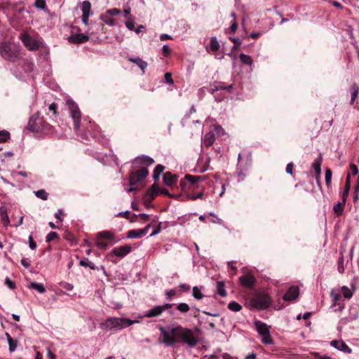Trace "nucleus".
<instances>
[{"instance_id": "1", "label": "nucleus", "mask_w": 359, "mask_h": 359, "mask_svg": "<svg viewBox=\"0 0 359 359\" xmlns=\"http://www.w3.org/2000/svg\"><path fill=\"white\" fill-rule=\"evenodd\" d=\"M138 323H140L139 320H130L123 318L111 317L102 322L100 324V327L107 331H118Z\"/></svg>"}, {"instance_id": "2", "label": "nucleus", "mask_w": 359, "mask_h": 359, "mask_svg": "<svg viewBox=\"0 0 359 359\" xmlns=\"http://www.w3.org/2000/svg\"><path fill=\"white\" fill-rule=\"evenodd\" d=\"M158 329L161 332L159 340L163 344L167 346H171L177 342L175 338L178 337V334L175 333L178 332V326L175 327H168V329H165L163 327L159 326Z\"/></svg>"}, {"instance_id": "3", "label": "nucleus", "mask_w": 359, "mask_h": 359, "mask_svg": "<svg viewBox=\"0 0 359 359\" xmlns=\"http://www.w3.org/2000/svg\"><path fill=\"white\" fill-rule=\"evenodd\" d=\"M271 298L265 292H257L250 300L249 305L254 309L264 310L269 307L271 304Z\"/></svg>"}, {"instance_id": "4", "label": "nucleus", "mask_w": 359, "mask_h": 359, "mask_svg": "<svg viewBox=\"0 0 359 359\" xmlns=\"http://www.w3.org/2000/svg\"><path fill=\"white\" fill-rule=\"evenodd\" d=\"M178 338L181 339L184 343L187 344L190 347H194L197 344V340L194 335L192 330L182 327L178 325Z\"/></svg>"}, {"instance_id": "5", "label": "nucleus", "mask_w": 359, "mask_h": 359, "mask_svg": "<svg viewBox=\"0 0 359 359\" xmlns=\"http://www.w3.org/2000/svg\"><path fill=\"white\" fill-rule=\"evenodd\" d=\"M255 325L257 332L262 337V342L265 344H272L273 340L267 325L261 321H255Z\"/></svg>"}, {"instance_id": "6", "label": "nucleus", "mask_w": 359, "mask_h": 359, "mask_svg": "<svg viewBox=\"0 0 359 359\" xmlns=\"http://www.w3.org/2000/svg\"><path fill=\"white\" fill-rule=\"evenodd\" d=\"M67 104L69 109L71 116L74 120V129L78 130L81 124V112L79 109L72 100H67Z\"/></svg>"}, {"instance_id": "7", "label": "nucleus", "mask_w": 359, "mask_h": 359, "mask_svg": "<svg viewBox=\"0 0 359 359\" xmlns=\"http://www.w3.org/2000/svg\"><path fill=\"white\" fill-rule=\"evenodd\" d=\"M149 175V172L145 167H142L137 171H133L130 173L129 176V184L130 186L133 187L136 185L137 183L142 182Z\"/></svg>"}, {"instance_id": "8", "label": "nucleus", "mask_w": 359, "mask_h": 359, "mask_svg": "<svg viewBox=\"0 0 359 359\" xmlns=\"http://www.w3.org/2000/svg\"><path fill=\"white\" fill-rule=\"evenodd\" d=\"M43 118L40 117L39 114L37 113L29 118L27 129L34 133H41V130H43Z\"/></svg>"}, {"instance_id": "9", "label": "nucleus", "mask_w": 359, "mask_h": 359, "mask_svg": "<svg viewBox=\"0 0 359 359\" xmlns=\"http://www.w3.org/2000/svg\"><path fill=\"white\" fill-rule=\"evenodd\" d=\"M0 54L5 59L10 61H15L18 58L20 53L19 51H13L9 45L6 43H0Z\"/></svg>"}, {"instance_id": "10", "label": "nucleus", "mask_w": 359, "mask_h": 359, "mask_svg": "<svg viewBox=\"0 0 359 359\" xmlns=\"http://www.w3.org/2000/svg\"><path fill=\"white\" fill-rule=\"evenodd\" d=\"M20 39L25 45V46L31 51L36 50L40 47V43L39 41L32 38L27 33H22L20 34Z\"/></svg>"}, {"instance_id": "11", "label": "nucleus", "mask_w": 359, "mask_h": 359, "mask_svg": "<svg viewBox=\"0 0 359 359\" xmlns=\"http://www.w3.org/2000/svg\"><path fill=\"white\" fill-rule=\"evenodd\" d=\"M82 16L81 21L85 25H88V18L93 13L91 12V4L88 1H84L81 6Z\"/></svg>"}, {"instance_id": "12", "label": "nucleus", "mask_w": 359, "mask_h": 359, "mask_svg": "<svg viewBox=\"0 0 359 359\" xmlns=\"http://www.w3.org/2000/svg\"><path fill=\"white\" fill-rule=\"evenodd\" d=\"M151 227V224H147L144 228L141 229L130 230L127 233V238H139L145 236L149 229Z\"/></svg>"}, {"instance_id": "13", "label": "nucleus", "mask_w": 359, "mask_h": 359, "mask_svg": "<svg viewBox=\"0 0 359 359\" xmlns=\"http://www.w3.org/2000/svg\"><path fill=\"white\" fill-rule=\"evenodd\" d=\"M239 281L243 287L247 288L252 287L255 284V278L251 274H245L239 278Z\"/></svg>"}, {"instance_id": "14", "label": "nucleus", "mask_w": 359, "mask_h": 359, "mask_svg": "<svg viewBox=\"0 0 359 359\" xmlns=\"http://www.w3.org/2000/svg\"><path fill=\"white\" fill-rule=\"evenodd\" d=\"M330 345L336 349L345 353H351V348H349L342 340H333L330 342Z\"/></svg>"}, {"instance_id": "15", "label": "nucleus", "mask_w": 359, "mask_h": 359, "mask_svg": "<svg viewBox=\"0 0 359 359\" xmlns=\"http://www.w3.org/2000/svg\"><path fill=\"white\" fill-rule=\"evenodd\" d=\"M299 295V288L297 287H290L289 290L286 292V293L283 296V299L285 301H293L297 298Z\"/></svg>"}, {"instance_id": "16", "label": "nucleus", "mask_w": 359, "mask_h": 359, "mask_svg": "<svg viewBox=\"0 0 359 359\" xmlns=\"http://www.w3.org/2000/svg\"><path fill=\"white\" fill-rule=\"evenodd\" d=\"M132 250V247L130 245H124L114 248L112 250V254L123 257L127 255Z\"/></svg>"}, {"instance_id": "17", "label": "nucleus", "mask_w": 359, "mask_h": 359, "mask_svg": "<svg viewBox=\"0 0 359 359\" xmlns=\"http://www.w3.org/2000/svg\"><path fill=\"white\" fill-rule=\"evenodd\" d=\"M89 40V36L84 34H73L68 37L69 42L72 43H82Z\"/></svg>"}, {"instance_id": "18", "label": "nucleus", "mask_w": 359, "mask_h": 359, "mask_svg": "<svg viewBox=\"0 0 359 359\" xmlns=\"http://www.w3.org/2000/svg\"><path fill=\"white\" fill-rule=\"evenodd\" d=\"M154 163V161L152 158L148 156L142 155L135 158L133 161V164H140L142 165L149 166Z\"/></svg>"}, {"instance_id": "19", "label": "nucleus", "mask_w": 359, "mask_h": 359, "mask_svg": "<svg viewBox=\"0 0 359 359\" xmlns=\"http://www.w3.org/2000/svg\"><path fill=\"white\" fill-rule=\"evenodd\" d=\"M163 313V308L161 305L156 306L152 309L145 311L144 316L146 318L158 317Z\"/></svg>"}, {"instance_id": "20", "label": "nucleus", "mask_w": 359, "mask_h": 359, "mask_svg": "<svg viewBox=\"0 0 359 359\" xmlns=\"http://www.w3.org/2000/svg\"><path fill=\"white\" fill-rule=\"evenodd\" d=\"M232 88V85H226L223 82H215L212 85V92L218 91L219 90H230Z\"/></svg>"}, {"instance_id": "21", "label": "nucleus", "mask_w": 359, "mask_h": 359, "mask_svg": "<svg viewBox=\"0 0 359 359\" xmlns=\"http://www.w3.org/2000/svg\"><path fill=\"white\" fill-rule=\"evenodd\" d=\"M215 140V134L213 132L210 131L204 135L203 143L206 147H209L214 143Z\"/></svg>"}, {"instance_id": "22", "label": "nucleus", "mask_w": 359, "mask_h": 359, "mask_svg": "<svg viewBox=\"0 0 359 359\" xmlns=\"http://www.w3.org/2000/svg\"><path fill=\"white\" fill-rule=\"evenodd\" d=\"M321 163H322V156L320 154L318 158H316L312 163V168L316 173L317 177L320 176L321 173Z\"/></svg>"}, {"instance_id": "23", "label": "nucleus", "mask_w": 359, "mask_h": 359, "mask_svg": "<svg viewBox=\"0 0 359 359\" xmlns=\"http://www.w3.org/2000/svg\"><path fill=\"white\" fill-rule=\"evenodd\" d=\"M128 60L136 64L141 69V70L143 72V73H144V71L148 65L147 62L142 60L139 57H130V58H128Z\"/></svg>"}, {"instance_id": "24", "label": "nucleus", "mask_w": 359, "mask_h": 359, "mask_svg": "<svg viewBox=\"0 0 359 359\" xmlns=\"http://www.w3.org/2000/svg\"><path fill=\"white\" fill-rule=\"evenodd\" d=\"M177 177L170 172H166L163 175V182L168 186H172L175 183Z\"/></svg>"}, {"instance_id": "25", "label": "nucleus", "mask_w": 359, "mask_h": 359, "mask_svg": "<svg viewBox=\"0 0 359 359\" xmlns=\"http://www.w3.org/2000/svg\"><path fill=\"white\" fill-rule=\"evenodd\" d=\"M186 180H187L191 186H194L199 181H204L205 177L202 176H195L191 175H187L184 177Z\"/></svg>"}, {"instance_id": "26", "label": "nucleus", "mask_w": 359, "mask_h": 359, "mask_svg": "<svg viewBox=\"0 0 359 359\" xmlns=\"http://www.w3.org/2000/svg\"><path fill=\"white\" fill-rule=\"evenodd\" d=\"M219 47H220V45H219V43L217 41V38L215 36H212L210 39V46L208 48H207V50L208 51H210V50L216 51V50H219Z\"/></svg>"}, {"instance_id": "27", "label": "nucleus", "mask_w": 359, "mask_h": 359, "mask_svg": "<svg viewBox=\"0 0 359 359\" xmlns=\"http://www.w3.org/2000/svg\"><path fill=\"white\" fill-rule=\"evenodd\" d=\"M6 337L9 346V351L13 352L17 348L18 341L13 339L8 332L6 333Z\"/></svg>"}, {"instance_id": "28", "label": "nucleus", "mask_w": 359, "mask_h": 359, "mask_svg": "<svg viewBox=\"0 0 359 359\" xmlns=\"http://www.w3.org/2000/svg\"><path fill=\"white\" fill-rule=\"evenodd\" d=\"M29 287L36 290L39 293H45L46 291L43 284L39 283L32 282Z\"/></svg>"}, {"instance_id": "29", "label": "nucleus", "mask_w": 359, "mask_h": 359, "mask_svg": "<svg viewBox=\"0 0 359 359\" xmlns=\"http://www.w3.org/2000/svg\"><path fill=\"white\" fill-rule=\"evenodd\" d=\"M351 104H353L358 95L359 93V87L356 83H353L351 86Z\"/></svg>"}, {"instance_id": "30", "label": "nucleus", "mask_w": 359, "mask_h": 359, "mask_svg": "<svg viewBox=\"0 0 359 359\" xmlns=\"http://www.w3.org/2000/svg\"><path fill=\"white\" fill-rule=\"evenodd\" d=\"M350 188H351L350 174L348 173L347 175L346 180L345 188H344V190L342 194V198L346 201L348 196Z\"/></svg>"}, {"instance_id": "31", "label": "nucleus", "mask_w": 359, "mask_h": 359, "mask_svg": "<svg viewBox=\"0 0 359 359\" xmlns=\"http://www.w3.org/2000/svg\"><path fill=\"white\" fill-rule=\"evenodd\" d=\"M346 200L342 198L341 202H339L338 203L334 205V206L333 208V210L337 215H340L342 214L343 208L346 203Z\"/></svg>"}, {"instance_id": "32", "label": "nucleus", "mask_w": 359, "mask_h": 359, "mask_svg": "<svg viewBox=\"0 0 359 359\" xmlns=\"http://www.w3.org/2000/svg\"><path fill=\"white\" fill-rule=\"evenodd\" d=\"M165 169V167L162 165H157L156 168H154V172H153V178L155 180H158L160 177V175L162 174Z\"/></svg>"}, {"instance_id": "33", "label": "nucleus", "mask_w": 359, "mask_h": 359, "mask_svg": "<svg viewBox=\"0 0 359 359\" xmlns=\"http://www.w3.org/2000/svg\"><path fill=\"white\" fill-rule=\"evenodd\" d=\"M217 292L221 297H224L226 296V292L225 290V285H224V282H222V281L217 282Z\"/></svg>"}, {"instance_id": "34", "label": "nucleus", "mask_w": 359, "mask_h": 359, "mask_svg": "<svg viewBox=\"0 0 359 359\" xmlns=\"http://www.w3.org/2000/svg\"><path fill=\"white\" fill-rule=\"evenodd\" d=\"M97 237L101 239L113 240L114 238V235L110 231H104L100 232L97 235Z\"/></svg>"}, {"instance_id": "35", "label": "nucleus", "mask_w": 359, "mask_h": 359, "mask_svg": "<svg viewBox=\"0 0 359 359\" xmlns=\"http://www.w3.org/2000/svg\"><path fill=\"white\" fill-rule=\"evenodd\" d=\"M240 60L243 64H245L248 65H252V60L248 55H245L244 53H241L239 55Z\"/></svg>"}, {"instance_id": "36", "label": "nucleus", "mask_w": 359, "mask_h": 359, "mask_svg": "<svg viewBox=\"0 0 359 359\" xmlns=\"http://www.w3.org/2000/svg\"><path fill=\"white\" fill-rule=\"evenodd\" d=\"M100 19L104 22V23L109 26H114L115 25V20L110 18L109 15L103 14L100 16Z\"/></svg>"}, {"instance_id": "37", "label": "nucleus", "mask_w": 359, "mask_h": 359, "mask_svg": "<svg viewBox=\"0 0 359 359\" xmlns=\"http://www.w3.org/2000/svg\"><path fill=\"white\" fill-rule=\"evenodd\" d=\"M192 295L195 299L198 300H200L203 298V294L201 292V289L196 286L193 287Z\"/></svg>"}, {"instance_id": "38", "label": "nucleus", "mask_w": 359, "mask_h": 359, "mask_svg": "<svg viewBox=\"0 0 359 359\" xmlns=\"http://www.w3.org/2000/svg\"><path fill=\"white\" fill-rule=\"evenodd\" d=\"M53 132H54L53 127L44 121V123L43 125V130H41V133H43L45 134H52Z\"/></svg>"}, {"instance_id": "39", "label": "nucleus", "mask_w": 359, "mask_h": 359, "mask_svg": "<svg viewBox=\"0 0 359 359\" xmlns=\"http://www.w3.org/2000/svg\"><path fill=\"white\" fill-rule=\"evenodd\" d=\"M10 139V133L7 130H3L0 131V143L6 142Z\"/></svg>"}, {"instance_id": "40", "label": "nucleus", "mask_w": 359, "mask_h": 359, "mask_svg": "<svg viewBox=\"0 0 359 359\" xmlns=\"http://www.w3.org/2000/svg\"><path fill=\"white\" fill-rule=\"evenodd\" d=\"M228 308L233 311L237 312L241 310L242 306L236 302H231L228 304Z\"/></svg>"}, {"instance_id": "41", "label": "nucleus", "mask_w": 359, "mask_h": 359, "mask_svg": "<svg viewBox=\"0 0 359 359\" xmlns=\"http://www.w3.org/2000/svg\"><path fill=\"white\" fill-rule=\"evenodd\" d=\"M34 194L36 197L41 198L42 200H47L48 194L44 189H40L34 191Z\"/></svg>"}, {"instance_id": "42", "label": "nucleus", "mask_w": 359, "mask_h": 359, "mask_svg": "<svg viewBox=\"0 0 359 359\" xmlns=\"http://www.w3.org/2000/svg\"><path fill=\"white\" fill-rule=\"evenodd\" d=\"M344 259L343 256H341L338 259V266H337V270L339 273H344L345 271L344 268Z\"/></svg>"}, {"instance_id": "43", "label": "nucleus", "mask_w": 359, "mask_h": 359, "mask_svg": "<svg viewBox=\"0 0 359 359\" xmlns=\"http://www.w3.org/2000/svg\"><path fill=\"white\" fill-rule=\"evenodd\" d=\"M341 291H342V294H343V296L346 298V299H350L352 296H353V292H351V290L347 287L346 286H343L341 287Z\"/></svg>"}, {"instance_id": "44", "label": "nucleus", "mask_w": 359, "mask_h": 359, "mask_svg": "<svg viewBox=\"0 0 359 359\" xmlns=\"http://www.w3.org/2000/svg\"><path fill=\"white\" fill-rule=\"evenodd\" d=\"M177 309L182 313H187L190 309L189 306L187 303H180L177 305Z\"/></svg>"}, {"instance_id": "45", "label": "nucleus", "mask_w": 359, "mask_h": 359, "mask_svg": "<svg viewBox=\"0 0 359 359\" xmlns=\"http://www.w3.org/2000/svg\"><path fill=\"white\" fill-rule=\"evenodd\" d=\"M332 172L330 169H326L325 180L327 185H329L331 183Z\"/></svg>"}, {"instance_id": "46", "label": "nucleus", "mask_w": 359, "mask_h": 359, "mask_svg": "<svg viewBox=\"0 0 359 359\" xmlns=\"http://www.w3.org/2000/svg\"><path fill=\"white\" fill-rule=\"evenodd\" d=\"M34 6L38 8L43 10L46 6V3L45 0H36Z\"/></svg>"}, {"instance_id": "47", "label": "nucleus", "mask_w": 359, "mask_h": 359, "mask_svg": "<svg viewBox=\"0 0 359 359\" xmlns=\"http://www.w3.org/2000/svg\"><path fill=\"white\" fill-rule=\"evenodd\" d=\"M96 245L99 248H101V249H105L107 245H108V243L105 241H102L101 238H99L98 237L97 238V240H96Z\"/></svg>"}, {"instance_id": "48", "label": "nucleus", "mask_w": 359, "mask_h": 359, "mask_svg": "<svg viewBox=\"0 0 359 359\" xmlns=\"http://www.w3.org/2000/svg\"><path fill=\"white\" fill-rule=\"evenodd\" d=\"M121 13V11L118 8H111L107 11V12L104 13L109 16L116 15Z\"/></svg>"}, {"instance_id": "49", "label": "nucleus", "mask_w": 359, "mask_h": 359, "mask_svg": "<svg viewBox=\"0 0 359 359\" xmlns=\"http://www.w3.org/2000/svg\"><path fill=\"white\" fill-rule=\"evenodd\" d=\"M161 223L160 222L159 224H158V225L153 226L154 230H153L152 233L150 234V236H154L161 232Z\"/></svg>"}, {"instance_id": "50", "label": "nucleus", "mask_w": 359, "mask_h": 359, "mask_svg": "<svg viewBox=\"0 0 359 359\" xmlns=\"http://www.w3.org/2000/svg\"><path fill=\"white\" fill-rule=\"evenodd\" d=\"M5 284L8 286V287L11 290H13L15 288V284L13 281H12L9 278H6L5 279Z\"/></svg>"}, {"instance_id": "51", "label": "nucleus", "mask_w": 359, "mask_h": 359, "mask_svg": "<svg viewBox=\"0 0 359 359\" xmlns=\"http://www.w3.org/2000/svg\"><path fill=\"white\" fill-rule=\"evenodd\" d=\"M57 233L56 232H54V231H52V232H50L47 236H46V242H50L52 240H53L54 238H57Z\"/></svg>"}, {"instance_id": "52", "label": "nucleus", "mask_w": 359, "mask_h": 359, "mask_svg": "<svg viewBox=\"0 0 359 359\" xmlns=\"http://www.w3.org/2000/svg\"><path fill=\"white\" fill-rule=\"evenodd\" d=\"M29 245L32 250H35L36 248V243L34 241L32 235L29 236Z\"/></svg>"}, {"instance_id": "53", "label": "nucleus", "mask_w": 359, "mask_h": 359, "mask_svg": "<svg viewBox=\"0 0 359 359\" xmlns=\"http://www.w3.org/2000/svg\"><path fill=\"white\" fill-rule=\"evenodd\" d=\"M57 104L56 103H55V102H53L48 107V109L50 111H53V114L54 115H56V114H57Z\"/></svg>"}, {"instance_id": "54", "label": "nucleus", "mask_w": 359, "mask_h": 359, "mask_svg": "<svg viewBox=\"0 0 359 359\" xmlns=\"http://www.w3.org/2000/svg\"><path fill=\"white\" fill-rule=\"evenodd\" d=\"M125 25L130 30L135 29V22L133 20H128L126 22Z\"/></svg>"}, {"instance_id": "55", "label": "nucleus", "mask_w": 359, "mask_h": 359, "mask_svg": "<svg viewBox=\"0 0 359 359\" xmlns=\"http://www.w3.org/2000/svg\"><path fill=\"white\" fill-rule=\"evenodd\" d=\"M165 79L166 82L169 84H173V80L172 79V75L170 73H165L164 75Z\"/></svg>"}, {"instance_id": "56", "label": "nucleus", "mask_w": 359, "mask_h": 359, "mask_svg": "<svg viewBox=\"0 0 359 359\" xmlns=\"http://www.w3.org/2000/svg\"><path fill=\"white\" fill-rule=\"evenodd\" d=\"M350 171L353 175H356L358 172V169L356 165L351 164L350 165Z\"/></svg>"}, {"instance_id": "57", "label": "nucleus", "mask_w": 359, "mask_h": 359, "mask_svg": "<svg viewBox=\"0 0 359 359\" xmlns=\"http://www.w3.org/2000/svg\"><path fill=\"white\" fill-rule=\"evenodd\" d=\"M1 222L4 223V226H8L10 223V220L7 214L5 215L1 216Z\"/></svg>"}, {"instance_id": "58", "label": "nucleus", "mask_w": 359, "mask_h": 359, "mask_svg": "<svg viewBox=\"0 0 359 359\" xmlns=\"http://www.w3.org/2000/svg\"><path fill=\"white\" fill-rule=\"evenodd\" d=\"M20 262L21 264L25 268H28L30 266V261L27 258L22 259Z\"/></svg>"}, {"instance_id": "59", "label": "nucleus", "mask_w": 359, "mask_h": 359, "mask_svg": "<svg viewBox=\"0 0 359 359\" xmlns=\"http://www.w3.org/2000/svg\"><path fill=\"white\" fill-rule=\"evenodd\" d=\"M165 294L167 296V298L168 299H170L172 297H173L176 294V291L175 290L172 289V290L166 291Z\"/></svg>"}, {"instance_id": "60", "label": "nucleus", "mask_w": 359, "mask_h": 359, "mask_svg": "<svg viewBox=\"0 0 359 359\" xmlns=\"http://www.w3.org/2000/svg\"><path fill=\"white\" fill-rule=\"evenodd\" d=\"M203 192H200V193H198V194H196V195L190 194V195L189 196V198L190 199H191V200H196V199H197V198H203Z\"/></svg>"}, {"instance_id": "61", "label": "nucleus", "mask_w": 359, "mask_h": 359, "mask_svg": "<svg viewBox=\"0 0 359 359\" xmlns=\"http://www.w3.org/2000/svg\"><path fill=\"white\" fill-rule=\"evenodd\" d=\"M130 8L129 6H126L123 9V13L125 18H129L130 16Z\"/></svg>"}, {"instance_id": "62", "label": "nucleus", "mask_w": 359, "mask_h": 359, "mask_svg": "<svg viewBox=\"0 0 359 359\" xmlns=\"http://www.w3.org/2000/svg\"><path fill=\"white\" fill-rule=\"evenodd\" d=\"M164 55H168L170 53V48L168 45H164L162 48Z\"/></svg>"}, {"instance_id": "63", "label": "nucleus", "mask_w": 359, "mask_h": 359, "mask_svg": "<svg viewBox=\"0 0 359 359\" xmlns=\"http://www.w3.org/2000/svg\"><path fill=\"white\" fill-rule=\"evenodd\" d=\"M293 166L294 165L292 163H289L286 166V172L288 174H292Z\"/></svg>"}, {"instance_id": "64", "label": "nucleus", "mask_w": 359, "mask_h": 359, "mask_svg": "<svg viewBox=\"0 0 359 359\" xmlns=\"http://www.w3.org/2000/svg\"><path fill=\"white\" fill-rule=\"evenodd\" d=\"M63 287L65 289H66L67 290H69V291H71L73 290V285L71 284V283H65L64 285H63Z\"/></svg>"}]
</instances>
